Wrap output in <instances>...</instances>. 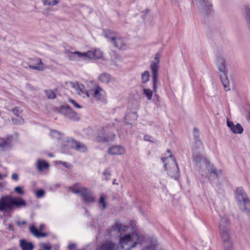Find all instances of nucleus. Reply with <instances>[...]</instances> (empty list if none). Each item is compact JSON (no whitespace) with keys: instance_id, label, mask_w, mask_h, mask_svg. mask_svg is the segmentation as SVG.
<instances>
[{"instance_id":"obj_1","label":"nucleus","mask_w":250,"mask_h":250,"mask_svg":"<svg viewBox=\"0 0 250 250\" xmlns=\"http://www.w3.org/2000/svg\"><path fill=\"white\" fill-rule=\"evenodd\" d=\"M27 203L22 198L10 195L2 196L0 198V211L9 213L17 209L25 207Z\"/></svg>"},{"instance_id":"obj_2","label":"nucleus","mask_w":250,"mask_h":250,"mask_svg":"<svg viewBox=\"0 0 250 250\" xmlns=\"http://www.w3.org/2000/svg\"><path fill=\"white\" fill-rule=\"evenodd\" d=\"M229 225V222L228 218L225 216L221 217L219 230L225 250H233Z\"/></svg>"},{"instance_id":"obj_3","label":"nucleus","mask_w":250,"mask_h":250,"mask_svg":"<svg viewBox=\"0 0 250 250\" xmlns=\"http://www.w3.org/2000/svg\"><path fill=\"white\" fill-rule=\"evenodd\" d=\"M216 64L221 82L225 91L230 90L229 82L227 77L228 69L226 67V60L221 55H218L216 58Z\"/></svg>"},{"instance_id":"obj_4","label":"nucleus","mask_w":250,"mask_h":250,"mask_svg":"<svg viewBox=\"0 0 250 250\" xmlns=\"http://www.w3.org/2000/svg\"><path fill=\"white\" fill-rule=\"evenodd\" d=\"M162 160L169 176L174 179H177L180 176V169L175 158L171 154L167 157L162 158Z\"/></svg>"},{"instance_id":"obj_5","label":"nucleus","mask_w":250,"mask_h":250,"mask_svg":"<svg viewBox=\"0 0 250 250\" xmlns=\"http://www.w3.org/2000/svg\"><path fill=\"white\" fill-rule=\"evenodd\" d=\"M235 198L240 206H244L243 211L250 216V199L242 188H238L235 191Z\"/></svg>"},{"instance_id":"obj_6","label":"nucleus","mask_w":250,"mask_h":250,"mask_svg":"<svg viewBox=\"0 0 250 250\" xmlns=\"http://www.w3.org/2000/svg\"><path fill=\"white\" fill-rule=\"evenodd\" d=\"M160 57V55L159 53H156L154 60L151 62L150 65V69L151 71L152 77L153 89L154 92L156 91L157 87V78Z\"/></svg>"},{"instance_id":"obj_7","label":"nucleus","mask_w":250,"mask_h":250,"mask_svg":"<svg viewBox=\"0 0 250 250\" xmlns=\"http://www.w3.org/2000/svg\"><path fill=\"white\" fill-rule=\"evenodd\" d=\"M204 146L200 148L198 146H193L192 148V156L193 161L197 167L201 168L202 166L206 167L208 164L206 162V158L203 155Z\"/></svg>"},{"instance_id":"obj_8","label":"nucleus","mask_w":250,"mask_h":250,"mask_svg":"<svg viewBox=\"0 0 250 250\" xmlns=\"http://www.w3.org/2000/svg\"><path fill=\"white\" fill-rule=\"evenodd\" d=\"M119 243L121 249L124 250H130L137 244V242L134 240L131 235L128 234L121 237Z\"/></svg>"},{"instance_id":"obj_9","label":"nucleus","mask_w":250,"mask_h":250,"mask_svg":"<svg viewBox=\"0 0 250 250\" xmlns=\"http://www.w3.org/2000/svg\"><path fill=\"white\" fill-rule=\"evenodd\" d=\"M205 167L208 169V174H206L205 176L211 181L218 179L222 175V170L217 169L210 163H208Z\"/></svg>"},{"instance_id":"obj_10","label":"nucleus","mask_w":250,"mask_h":250,"mask_svg":"<svg viewBox=\"0 0 250 250\" xmlns=\"http://www.w3.org/2000/svg\"><path fill=\"white\" fill-rule=\"evenodd\" d=\"M59 112L70 120L77 121L80 119L77 114L68 105L61 106Z\"/></svg>"},{"instance_id":"obj_11","label":"nucleus","mask_w":250,"mask_h":250,"mask_svg":"<svg viewBox=\"0 0 250 250\" xmlns=\"http://www.w3.org/2000/svg\"><path fill=\"white\" fill-rule=\"evenodd\" d=\"M72 54L77 55L79 58H84L88 59H99L102 57L103 54L100 51L95 50L94 52L88 51L86 52L82 53L78 51L71 52Z\"/></svg>"},{"instance_id":"obj_12","label":"nucleus","mask_w":250,"mask_h":250,"mask_svg":"<svg viewBox=\"0 0 250 250\" xmlns=\"http://www.w3.org/2000/svg\"><path fill=\"white\" fill-rule=\"evenodd\" d=\"M90 96H92L97 101H102L105 95V92L98 85L89 90Z\"/></svg>"},{"instance_id":"obj_13","label":"nucleus","mask_w":250,"mask_h":250,"mask_svg":"<svg viewBox=\"0 0 250 250\" xmlns=\"http://www.w3.org/2000/svg\"><path fill=\"white\" fill-rule=\"evenodd\" d=\"M13 136L7 135L5 137H0V148L4 149H10L13 146Z\"/></svg>"},{"instance_id":"obj_14","label":"nucleus","mask_w":250,"mask_h":250,"mask_svg":"<svg viewBox=\"0 0 250 250\" xmlns=\"http://www.w3.org/2000/svg\"><path fill=\"white\" fill-rule=\"evenodd\" d=\"M80 195L83 199L85 203L95 202V198L93 196V192L88 188L82 187V191Z\"/></svg>"},{"instance_id":"obj_15","label":"nucleus","mask_w":250,"mask_h":250,"mask_svg":"<svg viewBox=\"0 0 250 250\" xmlns=\"http://www.w3.org/2000/svg\"><path fill=\"white\" fill-rule=\"evenodd\" d=\"M109 140V137L106 133L104 128L100 129L95 137V141L98 143H106Z\"/></svg>"},{"instance_id":"obj_16","label":"nucleus","mask_w":250,"mask_h":250,"mask_svg":"<svg viewBox=\"0 0 250 250\" xmlns=\"http://www.w3.org/2000/svg\"><path fill=\"white\" fill-rule=\"evenodd\" d=\"M70 143L71 146L72 148L82 152H85L87 151V147L83 143L80 142L72 139L71 141H68Z\"/></svg>"},{"instance_id":"obj_17","label":"nucleus","mask_w":250,"mask_h":250,"mask_svg":"<svg viewBox=\"0 0 250 250\" xmlns=\"http://www.w3.org/2000/svg\"><path fill=\"white\" fill-rule=\"evenodd\" d=\"M227 125L230 130L234 134H241L243 132V128L239 123L235 125L232 122L228 119Z\"/></svg>"},{"instance_id":"obj_18","label":"nucleus","mask_w":250,"mask_h":250,"mask_svg":"<svg viewBox=\"0 0 250 250\" xmlns=\"http://www.w3.org/2000/svg\"><path fill=\"white\" fill-rule=\"evenodd\" d=\"M72 86L77 90L78 93L80 95H82L83 97H85V96L87 97H90L89 91H88L85 89V87L83 84L76 83V84H74Z\"/></svg>"},{"instance_id":"obj_19","label":"nucleus","mask_w":250,"mask_h":250,"mask_svg":"<svg viewBox=\"0 0 250 250\" xmlns=\"http://www.w3.org/2000/svg\"><path fill=\"white\" fill-rule=\"evenodd\" d=\"M30 60L31 62H35L36 63L35 65L29 64L28 67L30 69L40 71H42L44 69L43 63L41 59L36 58L34 59H31Z\"/></svg>"},{"instance_id":"obj_20","label":"nucleus","mask_w":250,"mask_h":250,"mask_svg":"<svg viewBox=\"0 0 250 250\" xmlns=\"http://www.w3.org/2000/svg\"><path fill=\"white\" fill-rule=\"evenodd\" d=\"M112 43L114 47L119 49H125L126 47V43L124 39L119 36H116Z\"/></svg>"},{"instance_id":"obj_21","label":"nucleus","mask_w":250,"mask_h":250,"mask_svg":"<svg viewBox=\"0 0 250 250\" xmlns=\"http://www.w3.org/2000/svg\"><path fill=\"white\" fill-rule=\"evenodd\" d=\"M125 152V148L121 146H113L108 148L107 152L110 155H122Z\"/></svg>"},{"instance_id":"obj_22","label":"nucleus","mask_w":250,"mask_h":250,"mask_svg":"<svg viewBox=\"0 0 250 250\" xmlns=\"http://www.w3.org/2000/svg\"><path fill=\"white\" fill-rule=\"evenodd\" d=\"M201 5V11L202 13L206 14L209 13L210 8L212 6L211 3L208 0H198Z\"/></svg>"},{"instance_id":"obj_23","label":"nucleus","mask_w":250,"mask_h":250,"mask_svg":"<svg viewBox=\"0 0 250 250\" xmlns=\"http://www.w3.org/2000/svg\"><path fill=\"white\" fill-rule=\"evenodd\" d=\"M98 79L101 82L104 83H108L114 81V78L109 74L105 72L101 74Z\"/></svg>"},{"instance_id":"obj_24","label":"nucleus","mask_w":250,"mask_h":250,"mask_svg":"<svg viewBox=\"0 0 250 250\" xmlns=\"http://www.w3.org/2000/svg\"><path fill=\"white\" fill-rule=\"evenodd\" d=\"M20 246L22 250H33L34 248L32 242H28L25 239L20 240Z\"/></svg>"},{"instance_id":"obj_25","label":"nucleus","mask_w":250,"mask_h":250,"mask_svg":"<svg viewBox=\"0 0 250 250\" xmlns=\"http://www.w3.org/2000/svg\"><path fill=\"white\" fill-rule=\"evenodd\" d=\"M194 145L193 146H198L201 148L203 146V144L199 138V131L197 128H194Z\"/></svg>"},{"instance_id":"obj_26","label":"nucleus","mask_w":250,"mask_h":250,"mask_svg":"<svg viewBox=\"0 0 250 250\" xmlns=\"http://www.w3.org/2000/svg\"><path fill=\"white\" fill-rule=\"evenodd\" d=\"M29 230L30 232L37 237H44L47 236L46 232H41L39 230H38L34 226H31L29 227Z\"/></svg>"},{"instance_id":"obj_27","label":"nucleus","mask_w":250,"mask_h":250,"mask_svg":"<svg viewBox=\"0 0 250 250\" xmlns=\"http://www.w3.org/2000/svg\"><path fill=\"white\" fill-rule=\"evenodd\" d=\"M104 37L107 39L108 41L111 43L115 40V38L117 36L115 32L109 29L104 30Z\"/></svg>"},{"instance_id":"obj_28","label":"nucleus","mask_w":250,"mask_h":250,"mask_svg":"<svg viewBox=\"0 0 250 250\" xmlns=\"http://www.w3.org/2000/svg\"><path fill=\"white\" fill-rule=\"evenodd\" d=\"M36 167L39 171H42L44 169L48 168L49 164L43 160L38 159L37 160Z\"/></svg>"},{"instance_id":"obj_29","label":"nucleus","mask_w":250,"mask_h":250,"mask_svg":"<svg viewBox=\"0 0 250 250\" xmlns=\"http://www.w3.org/2000/svg\"><path fill=\"white\" fill-rule=\"evenodd\" d=\"M115 245L111 241L106 242L102 244L99 250H114Z\"/></svg>"},{"instance_id":"obj_30","label":"nucleus","mask_w":250,"mask_h":250,"mask_svg":"<svg viewBox=\"0 0 250 250\" xmlns=\"http://www.w3.org/2000/svg\"><path fill=\"white\" fill-rule=\"evenodd\" d=\"M69 189L71 190V191L75 194H81L82 191V188L81 189L79 188V184L76 183L74 184L72 187L69 188Z\"/></svg>"},{"instance_id":"obj_31","label":"nucleus","mask_w":250,"mask_h":250,"mask_svg":"<svg viewBox=\"0 0 250 250\" xmlns=\"http://www.w3.org/2000/svg\"><path fill=\"white\" fill-rule=\"evenodd\" d=\"M150 74L149 72L146 70L141 75L142 83H145L149 80Z\"/></svg>"},{"instance_id":"obj_32","label":"nucleus","mask_w":250,"mask_h":250,"mask_svg":"<svg viewBox=\"0 0 250 250\" xmlns=\"http://www.w3.org/2000/svg\"><path fill=\"white\" fill-rule=\"evenodd\" d=\"M99 206L102 210H104L106 208V202L105 197L104 196H101L99 200Z\"/></svg>"},{"instance_id":"obj_33","label":"nucleus","mask_w":250,"mask_h":250,"mask_svg":"<svg viewBox=\"0 0 250 250\" xmlns=\"http://www.w3.org/2000/svg\"><path fill=\"white\" fill-rule=\"evenodd\" d=\"M128 118H131L132 121H136L138 118V115L137 113L135 112H130L125 116V119L127 120Z\"/></svg>"},{"instance_id":"obj_34","label":"nucleus","mask_w":250,"mask_h":250,"mask_svg":"<svg viewBox=\"0 0 250 250\" xmlns=\"http://www.w3.org/2000/svg\"><path fill=\"white\" fill-rule=\"evenodd\" d=\"M44 92L47 97L49 99H54L56 98V94L52 90H45Z\"/></svg>"},{"instance_id":"obj_35","label":"nucleus","mask_w":250,"mask_h":250,"mask_svg":"<svg viewBox=\"0 0 250 250\" xmlns=\"http://www.w3.org/2000/svg\"><path fill=\"white\" fill-rule=\"evenodd\" d=\"M143 91L147 99L148 100H151L153 94L152 91L149 89L144 88Z\"/></svg>"},{"instance_id":"obj_36","label":"nucleus","mask_w":250,"mask_h":250,"mask_svg":"<svg viewBox=\"0 0 250 250\" xmlns=\"http://www.w3.org/2000/svg\"><path fill=\"white\" fill-rule=\"evenodd\" d=\"M245 12L246 14V19L247 21L249 27H250V9L249 6H246Z\"/></svg>"},{"instance_id":"obj_37","label":"nucleus","mask_w":250,"mask_h":250,"mask_svg":"<svg viewBox=\"0 0 250 250\" xmlns=\"http://www.w3.org/2000/svg\"><path fill=\"white\" fill-rule=\"evenodd\" d=\"M17 118H13L12 122L15 124H21L23 123V119L20 116L17 117Z\"/></svg>"},{"instance_id":"obj_38","label":"nucleus","mask_w":250,"mask_h":250,"mask_svg":"<svg viewBox=\"0 0 250 250\" xmlns=\"http://www.w3.org/2000/svg\"><path fill=\"white\" fill-rule=\"evenodd\" d=\"M40 247L44 250H51L52 249L51 245L50 243H42L40 244Z\"/></svg>"},{"instance_id":"obj_39","label":"nucleus","mask_w":250,"mask_h":250,"mask_svg":"<svg viewBox=\"0 0 250 250\" xmlns=\"http://www.w3.org/2000/svg\"><path fill=\"white\" fill-rule=\"evenodd\" d=\"M45 191L43 189L38 190L36 192V196L38 198H41L44 196Z\"/></svg>"},{"instance_id":"obj_40","label":"nucleus","mask_w":250,"mask_h":250,"mask_svg":"<svg viewBox=\"0 0 250 250\" xmlns=\"http://www.w3.org/2000/svg\"><path fill=\"white\" fill-rule=\"evenodd\" d=\"M50 134L52 137H53L54 138H58L59 139H61L60 136L62 134L61 132H60L56 130H54L51 131Z\"/></svg>"},{"instance_id":"obj_41","label":"nucleus","mask_w":250,"mask_h":250,"mask_svg":"<svg viewBox=\"0 0 250 250\" xmlns=\"http://www.w3.org/2000/svg\"><path fill=\"white\" fill-rule=\"evenodd\" d=\"M12 112L13 113L16 115L17 117L19 116L20 114L21 113V110H20V108L19 107L16 106L13 108L12 109Z\"/></svg>"},{"instance_id":"obj_42","label":"nucleus","mask_w":250,"mask_h":250,"mask_svg":"<svg viewBox=\"0 0 250 250\" xmlns=\"http://www.w3.org/2000/svg\"><path fill=\"white\" fill-rule=\"evenodd\" d=\"M14 191L19 195H22L24 193V190L22 189V188L19 186L16 187L15 188Z\"/></svg>"},{"instance_id":"obj_43","label":"nucleus","mask_w":250,"mask_h":250,"mask_svg":"<svg viewBox=\"0 0 250 250\" xmlns=\"http://www.w3.org/2000/svg\"><path fill=\"white\" fill-rule=\"evenodd\" d=\"M103 175L105 176V180L107 181L109 179V177L111 176V172L108 169H106L103 172Z\"/></svg>"},{"instance_id":"obj_44","label":"nucleus","mask_w":250,"mask_h":250,"mask_svg":"<svg viewBox=\"0 0 250 250\" xmlns=\"http://www.w3.org/2000/svg\"><path fill=\"white\" fill-rule=\"evenodd\" d=\"M155 246L153 244L148 245L142 249V250H155Z\"/></svg>"},{"instance_id":"obj_45","label":"nucleus","mask_w":250,"mask_h":250,"mask_svg":"<svg viewBox=\"0 0 250 250\" xmlns=\"http://www.w3.org/2000/svg\"><path fill=\"white\" fill-rule=\"evenodd\" d=\"M69 101L70 103L73 104L74 106H75L76 107L78 108H82V106L80 104H79L74 100L69 99Z\"/></svg>"},{"instance_id":"obj_46","label":"nucleus","mask_w":250,"mask_h":250,"mask_svg":"<svg viewBox=\"0 0 250 250\" xmlns=\"http://www.w3.org/2000/svg\"><path fill=\"white\" fill-rule=\"evenodd\" d=\"M151 139L152 137L149 135H146L144 136V139L145 141L153 143L154 141L152 140Z\"/></svg>"},{"instance_id":"obj_47","label":"nucleus","mask_w":250,"mask_h":250,"mask_svg":"<svg viewBox=\"0 0 250 250\" xmlns=\"http://www.w3.org/2000/svg\"><path fill=\"white\" fill-rule=\"evenodd\" d=\"M59 3V0H52V1H50L49 2V6H54L57 5Z\"/></svg>"},{"instance_id":"obj_48","label":"nucleus","mask_w":250,"mask_h":250,"mask_svg":"<svg viewBox=\"0 0 250 250\" xmlns=\"http://www.w3.org/2000/svg\"><path fill=\"white\" fill-rule=\"evenodd\" d=\"M115 229L118 230V231H120L121 230L122 225L120 224H119L117 222H116L115 223Z\"/></svg>"},{"instance_id":"obj_49","label":"nucleus","mask_w":250,"mask_h":250,"mask_svg":"<svg viewBox=\"0 0 250 250\" xmlns=\"http://www.w3.org/2000/svg\"><path fill=\"white\" fill-rule=\"evenodd\" d=\"M76 247V245L75 244L71 243L68 245L67 248L69 250H72L75 249Z\"/></svg>"},{"instance_id":"obj_50","label":"nucleus","mask_w":250,"mask_h":250,"mask_svg":"<svg viewBox=\"0 0 250 250\" xmlns=\"http://www.w3.org/2000/svg\"><path fill=\"white\" fill-rule=\"evenodd\" d=\"M7 229L10 231H13L14 230L13 226L11 224H8L7 225Z\"/></svg>"},{"instance_id":"obj_51","label":"nucleus","mask_w":250,"mask_h":250,"mask_svg":"<svg viewBox=\"0 0 250 250\" xmlns=\"http://www.w3.org/2000/svg\"><path fill=\"white\" fill-rule=\"evenodd\" d=\"M12 179L15 181H18L19 179L18 175L17 173H13L12 175Z\"/></svg>"},{"instance_id":"obj_52","label":"nucleus","mask_w":250,"mask_h":250,"mask_svg":"<svg viewBox=\"0 0 250 250\" xmlns=\"http://www.w3.org/2000/svg\"><path fill=\"white\" fill-rule=\"evenodd\" d=\"M17 224L19 226H20L21 225H24L26 224V222L25 221H18L17 222Z\"/></svg>"},{"instance_id":"obj_53","label":"nucleus","mask_w":250,"mask_h":250,"mask_svg":"<svg viewBox=\"0 0 250 250\" xmlns=\"http://www.w3.org/2000/svg\"><path fill=\"white\" fill-rule=\"evenodd\" d=\"M42 1L44 5H49V2H50V1H48V0H42Z\"/></svg>"},{"instance_id":"obj_54","label":"nucleus","mask_w":250,"mask_h":250,"mask_svg":"<svg viewBox=\"0 0 250 250\" xmlns=\"http://www.w3.org/2000/svg\"><path fill=\"white\" fill-rule=\"evenodd\" d=\"M45 227L44 225L43 224H41L39 227V229L40 230H42Z\"/></svg>"},{"instance_id":"obj_55","label":"nucleus","mask_w":250,"mask_h":250,"mask_svg":"<svg viewBox=\"0 0 250 250\" xmlns=\"http://www.w3.org/2000/svg\"><path fill=\"white\" fill-rule=\"evenodd\" d=\"M63 164V165L64 167H68V166H67V165H68V163H66V162H64V163H63V164Z\"/></svg>"},{"instance_id":"obj_56","label":"nucleus","mask_w":250,"mask_h":250,"mask_svg":"<svg viewBox=\"0 0 250 250\" xmlns=\"http://www.w3.org/2000/svg\"><path fill=\"white\" fill-rule=\"evenodd\" d=\"M116 180L115 179L113 180V183H112L113 185H115V184L118 185V183H116Z\"/></svg>"},{"instance_id":"obj_57","label":"nucleus","mask_w":250,"mask_h":250,"mask_svg":"<svg viewBox=\"0 0 250 250\" xmlns=\"http://www.w3.org/2000/svg\"><path fill=\"white\" fill-rule=\"evenodd\" d=\"M134 234L135 235L137 239H139V235L138 234V233H135Z\"/></svg>"},{"instance_id":"obj_58","label":"nucleus","mask_w":250,"mask_h":250,"mask_svg":"<svg viewBox=\"0 0 250 250\" xmlns=\"http://www.w3.org/2000/svg\"><path fill=\"white\" fill-rule=\"evenodd\" d=\"M167 152H168V153H170V155L171 154H171V151H170V149H167Z\"/></svg>"},{"instance_id":"obj_59","label":"nucleus","mask_w":250,"mask_h":250,"mask_svg":"<svg viewBox=\"0 0 250 250\" xmlns=\"http://www.w3.org/2000/svg\"><path fill=\"white\" fill-rule=\"evenodd\" d=\"M48 156L50 157H52L53 156V155L52 153H50L48 154Z\"/></svg>"},{"instance_id":"obj_60","label":"nucleus","mask_w":250,"mask_h":250,"mask_svg":"<svg viewBox=\"0 0 250 250\" xmlns=\"http://www.w3.org/2000/svg\"><path fill=\"white\" fill-rule=\"evenodd\" d=\"M149 10L148 9H146V13L148 12Z\"/></svg>"},{"instance_id":"obj_61","label":"nucleus","mask_w":250,"mask_h":250,"mask_svg":"<svg viewBox=\"0 0 250 250\" xmlns=\"http://www.w3.org/2000/svg\"><path fill=\"white\" fill-rule=\"evenodd\" d=\"M2 178V175L0 173V179Z\"/></svg>"},{"instance_id":"obj_62","label":"nucleus","mask_w":250,"mask_h":250,"mask_svg":"<svg viewBox=\"0 0 250 250\" xmlns=\"http://www.w3.org/2000/svg\"><path fill=\"white\" fill-rule=\"evenodd\" d=\"M7 250H13L12 249H9Z\"/></svg>"}]
</instances>
